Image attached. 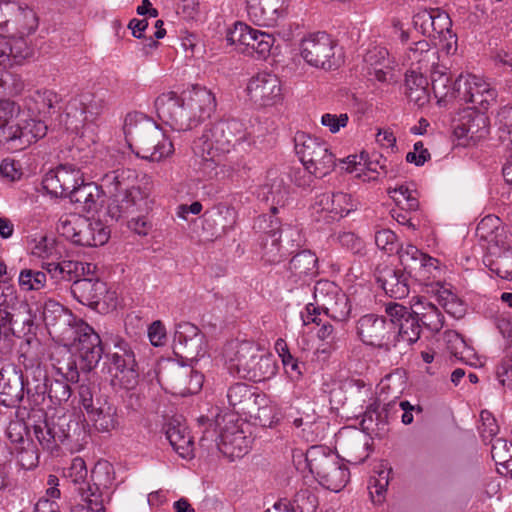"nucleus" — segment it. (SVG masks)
Wrapping results in <instances>:
<instances>
[{
    "instance_id": "obj_1",
    "label": "nucleus",
    "mask_w": 512,
    "mask_h": 512,
    "mask_svg": "<svg viewBox=\"0 0 512 512\" xmlns=\"http://www.w3.org/2000/svg\"><path fill=\"white\" fill-rule=\"evenodd\" d=\"M245 138V126L236 119L221 120L206 128L192 146L195 156L201 159L203 173L210 178L225 175L223 157Z\"/></svg>"
},
{
    "instance_id": "obj_2",
    "label": "nucleus",
    "mask_w": 512,
    "mask_h": 512,
    "mask_svg": "<svg viewBox=\"0 0 512 512\" xmlns=\"http://www.w3.org/2000/svg\"><path fill=\"white\" fill-rule=\"evenodd\" d=\"M123 131L132 152L143 160L159 162L174 153L172 141L152 118L141 112L126 115Z\"/></svg>"
},
{
    "instance_id": "obj_3",
    "label": "nucleus",
    "mask_w": 512,
    "mask_h": 512,
    "mask_svg": "<svg viewBox=\"0 0 512 512\" xmlns=\"http://www.w3.org/2000/svg\"><path fill=\"white\" fill-rule=\"evenodd\" d=\"M231 373L253 382L272 378L277 372L274 356L250 341H231L224 349Z\"/></svg>"
},
{
    "instance_id": "obj_4",
    "label": "nucleus",
    "mask_w": 512,
    "mask_h": 512,
    "mask_svg": "<svg viewBox=\"0 0 512 512\" xmlns=\"http://www.w3.org/2000/svg\"><path fill=\"white\" fill-rule=\"evenodd\" d=\"M305 460L309 471L323 487L339 492L349 482L348 468L327 447L311 446L305 454Z\"/></svg>"
},
{
    "instance_id": "obj_5",
    "label": "nucleus",
    "mask_w": 512,
    "mask_h": 512,
    "mask_svg": "<svg viewBox=\"0 0 512 512\" xmlns=\"http://www.w3.org/2000/svg\"><path fill=\"white\" fill-rule=\"evenodd\" d=\"M294 142L302 165H306L315 177L321 178L333 171L336 157L326 142L304 132L297 133Z\"/></svg>"
},
{
    "instance_id": "obj_6",
    "label": "nucleus",
    "mask_w": 512,
    "mask_h": 512,
    "mask_svg": "<svg viewBox=\"0 0 512 512\" xmlns=\"http://www.w3.org/2000/svg\"><path fill=\"white\" fill-rule=\"evenodd\" d=\"M112 347H109L106 358L109 362V371L112 373L113 384H119L125 389H131L137 384L139 376L138 364L134 350L124 339H113Z\"/></svg>"
},
{
    "instance_id": "obj_7",
    "label": "nucleus",
    "mask_w": 512,
    "mask_h": 512,
    "mask_svg": "<svg viewBox=\"0 0 512 512\" xmlns=\"http://www.w3.org/2000/svg\"><path fill=\"white\" fill-rule=\"evenodd\" d=\"M56 230L61 236L80 246L96 247L103 245L108 239L107 232L99 223H90L75 214L62 215Z\"/></svg>"
},
{
    "instance_id": "obj_8",
    "label": "nucleus",
    "mask_w": 512,
    "mask_h": 512,
    "mask_svg": "<svg viewBox=\"0 0 512 512\" xmlns=\"http://www.w3.org/2000/svg\"><path fill=\"white\" fill-rule=\"evenodd\" d=\"M255 227L261 233L259 237V245L261 248V257L268 264H276L282 261L289 250L282 246L281 235L293 237L298 235V231L294 228L281 229L277 220H273L272 216L263 215L258 218Z\"/></svg>"
},
{
    "instance_id": "obj_9",
    "label": "nucleus",
    "mask_w": 512,
    "mask_h": 512,
    "mask_svg": "<svg viewBox=\"0 0 512 512\" xmlns=\"http://www.w3.org/2000/svg\"><path fill=\"white\" fill-rule=\"evenodd\" d=\"M155 107L158 117L174 130L187 131L200 124L192 110L181 103V96L175 92L158 96Z\"/></svg>"
},
{
    "instance_id": "obj_10",
    "label": "nucleus",
    "mask_w": 512,
    "mask_h": 512,
    "mask_svg": "<svg viewBox=\"0 0 512 512\" xmlns=\"http://www.w3.org/2000/svg\"><path fill=\"white\" fill-rule=\"evenodd\" d=\"M76 422L70 415H53L34 425V435L43 450L59 455L61 445L70 438V431Z\"/></svg>"
},
{
    "instance_id": "obj_11",
    "label": "nucleus",
    "mask_w": 512,
    "mask_h": 512,
    "mask_svg": "<svg viewBox=\"0 0 512 512\" xmlns=\"http://www.w3.org/2000/svg\"><path fill=\"white\" fill-rule=\"evenodd\" d=\"M313 297L318 307L335 321H346L351 313L348 296L334 282L320 280L313 289Z\"/></svg>"
},
{
    "instance_id": "obj_12",
    "label": "nucleus",
    "mask_w": 512,
    "mask_h": 512,
    "mask_svg": "<svg viewBox=\"0 0 512 512\" xmlns=\"http://www.w3.org/2000/svg\"><path fill=\"white\" fill-rule=\"evenodd\" d=\"M356 332L366 345L383 348L387 351L395 347L393 323H391L390 317L386 319L376 314L363 315L357 321Z\"/></svg>"
},
{
    "instance_id": "obj_13",
    "label": "nucleus",
    "mask_w": 512,
    "mask_h": 512,
    "mask_svg": "<svg viewBox=\"0 0 512 512\" xmlns=\"http://www.w3.org/2000/svg\"><path fill=\"white\" fill-rule=\"evenodd\" d=\"M148 196V192L139 186L110 195L107 213L116 221L134 214L146 213L150 208Z\"/></svg>"
},
{
    "instance_id": "obj_14",
    "label": "nucleus",
    "mask_w": 512,
    "mask_h": 512,
    "mask_svg": "<svg viewBox=\"0 0 512 512\" xmlns=\"http://www.w3.org/2000/svg\"><path fill=\"white\" fill-rule=\"evenodd\" d=\"M47 126L41 120L19 118L16 123L1 130L0 142L10 144L15 150H22L46 135Z\"/></svg>"
},
{
    "instance_id": "obj_15",
    "label": "nucleus",
    "mask_w": 512,
    "mask_h": 512,
    "mask_svg": "<svg viewBox=\"0 0 512 512\" xmlns=\"http://www.w3.org/2000/svg\"><path fill=\"white\" fill-rule=\"evenodd\" d=\"M385 311L391 318V323H393L395 347L400 342L411 345L419 339L421 325L414 310L410 311L408 307L396 302H391L386 305Z\"/></svg>"
},
{
    "instance_id": "obj_16",
    "label": "nucleus",
    "mask_w": 512,
    "mask_h": 512,
    "mask_svg": "<svg viewBox=\"0 0 512 512\" xmlns=\"http://www.w3.org/2000/svg\"><path fill=\"white\" fill-rule=\"evenodd\" d=\"M249 99L259 107L274 106L282 100L281 81L276 74L262 71L252 76L246 87Z\"/></svg>"
},
{
    "instance_id": "obj_17",
    "label": "nucleus",
    "mask_w": 512,
    "mask_h": 512,
    "mask_svg": "<svg viewBox=\"0 0 512 512\" xmlns=\"http://www.w3.org/2000/svg\"><path fill=\"white\" fill-rule=\"evenodd\" d=\"M358 207L357 200L351 195L343 192H324L316 196L312 206L316 220L331 222L338 220Z\"/></svg>"
},
{
    "instance_id": "obj_18",
    "label": "nucleus",
    "mask_w": 512,
    "mask_h": 512,
    "mask_svg": "<svg viewBox=\"0 0 512 512\" xmlns=\"http://www.w3.org/2000/svg\"><path fill=\"white\" fill-rule=\"evenodd\" d=\"M83 173L74 164H60L46 173L43 178V188L52 196L69 197L82 184Z\"/></svg>"
},
{
    "instance_id": "obj_19",
    "label": "nucleus",
    "mask_w": 512,
    "mask_h": 512,
    "mask_svg": "<svg viewBox=\"0 0 512 512\" xmlns=\"http://www.w3.org/2000/svg\"><path fill=\"white\" fill-rule=\"evenodd\" d=\"M87 467L84 459L75 457L70 465L63 470V476L72 483L79 485L78 492L82 501L86 503L90 512H105L101 495L98 493L97 487H92L86 483Z\"/></svg>"
},
{
    "instance_id": "obj_20",
    "label": "nucleus",
    "mask_w": 512,
    "mask_h": 512,
    "mask_svg": "<svg viewBox=\"0 0 512 512\" xmlns=\"http://www.w3.org/2000/svg\"><path fill=\"white\" fill-rule=\"evenodd\" d=\"M496 98V89L484 79L475 75L464 77L458 99L470 103L472 110L484 112L496 102Z\"/></svg>"
},
{
    "instance_id": "obj_21",
    "label": "nucleus",
    "mask_w": 512,
    "mask_h": 512,
    "mask_svg": "<svg viewBox=\"0 0 512 512\" xmlns=\"http://www.w3.org/2000/svg\"><path fill=\"white\" fill-rule=\"evenodd\" d=\"M74 347L85 370L96 367L104 353L100 336L86 323L77 328Z\"/></svg>"
},
{
    "instance_id": "obj_22",
    "label": "nucleus",
    "mask_w": 512,
    "mask_h": 512,
    "mask_svg": "<svg viewBox=\"0 0 512 512\" xmlns=\"http://www.w3.org/2000/svg\"><path fill=\"white\" fill-rule=\"evenodd\" d=\"M159 378L170 385L172 389H178L182 395L197 393L203 382L202 374L176 363H168L161 367Z\"/></svg>"
},
{
    "instance_id": "obj_23",
    "label": "nucleus",
    "mask_w": 512,
    "mask_h": 512,
    "mask_svg": "<svg viewBox=\"0 0 512 512\" xmlns=\"http://www.w3.org/2000/svg\"><path fill=\"white\" fill-rule=\"evenodd\" d=\"M227 400L229 407L237 414L252 415L257 410L256 417L260 418L261 413H265L267 407H259L260 401H264V396L257 392V389L245 384L235 383L227 391Z\"/></svg>"
},
{
    "instance_id": "obj_24",
    "label": "nucleus",
    "mask_w": 512,
    "mask_h": 512,
    "mask_svg": "<svg viewBox=\"0 0 512 512\" xmlns=\"http://www.w3.org/2000/svg\"><path fill=\"white\" fill-rule=\"evenodd\" d=\"M333 41L329 34H308L301 42V55L307 63L322 69H330Z\"/></svg>"
},
{
    "instance_id": "obj_25",
    "label": "nucleus",
    "mask_w": 512,
    "mask_h": 512,
    "mask_svg": "<svg viewBox=\"0 0 512 512\" xmlns=\"http://www.w3.org/2000/svg\"><path fill=\"white\" fill-rule=\"evenodd\" d=\"M179 95L181 103L192 110L199 123L208 119L216 108L214 94L204 86L194 84Z\"/></svg>"
},
{
    "instance_id": "obj_26",
    "label": "nucleus",
    "mask_w": 512,
    "mask_h": 512,
    "mask_svg": "<svg viewBox=\"0 0 512 512\" xmlns=\"http://www.w3.org/2000/svg\"><path fill=\"white\" fill-rule=\"evenodd\" d=\"M375 277L385 293L394 299H402L410 292L406 273L388 265H380L375 271Z\"/></svg>"
},
{
    "instance_id": "obj_27",
    "label": "nucleus",
    "mask_w": 512,
    "mask_h": 512,
    "mask_svg": "<svg viewBox=\"0 0 512 512\" xmlns=\"http://www.w3.org/2000/svg\"><path fill=\"white\" fill-rule=\"evenodd\" d=\"M23 374L15 368L0 371V404L5 407L17 406L24 397Z\"/></svg>"
},
{
    "instance_id": "obj_28",
    "label": "nucleus",
    "mask_w": 512,
    "mask_h": 512,
    "mask_svg": "<svg viewBox=\"0 0 512 512\" xmlns=\"http://www.w3.org/2000/svg\"><path fill=\"white\" fill-rule=\"evenodd\" d=\"M173 342L176 349L182 350L192 358L204 353V335L190 322L176 325Z\"/></svg>"
},
{
    "instance_id": "obj_29",
    "label": "nucleus",
    "mask_w": 512,
    "mask_h": 512,
    "mask_svg": "<svg viewBox=\"0 0 512 512\" xmlns=\"http://www.w3.org/2000/svg\"><path fill=\"white\" fill-rule=\"evenodd\" d=\"M107 292L106 283L98 278L81 277L70 286V293L79 303L95 308Z\"/></svg>"
},
{
    "instance_id": "obj_30",
    "label": "nucleus",
    "mask_w": 512,
    "mask_h": 512,
    "mask_svg": "<svg viewBox=\"0 0 512 512\" xmlns=\"http://www.w3.org/2000/svg\"><path fill=\"white\" fill-rule=\"evenodd\" d=\"M285 0H247L248 15L259 27H273Z\"/></svg>"
},
{
    "instance_id": "obj_31",
    "label": "nucleus",
    "mask_w": 512,
    "mask_h": 512,
    "mask_svg": "<svg viewBox=\"0 0 512 512\" xmlns=\"http://www.w3.org/2000/svg\"><path fill=\"white\" fill-rule=\"evenodd\" d=\"M464 76L460 75L454 82L447 68L436 66L431 71V85L436 98L439 101L459 98Z\"/></svg>"
},
{
    "instance_id": "obj_32",
    "label": "nucleus",
    "mask_w": 512,
    "mask_h": 512,
    "mask_svg": "<svg viewBox=\"0 0 512 512\" xmlns=\"http://www.w3.org/2000/svg\"><path fill=\"white\" fill-rule=\"evenodd\" d=\"M166 437L170 445L178 455L184 459L194 457V442L185 424L176 420L167 425Z\"/></svg>"
},
{
    "instance_id": "obj_33",
    "label": "nucleus",
    "mask_w": 512,
    "mask_h": 512,
    "mask_svg": "<svg viewBox=\"0 0 512 512\" xmlns=\"http://www.w3.org/2000/svg\"><path fill=\"white\" fill-rule=\"evenodd\" d=\"M455 131L458 137L471 140L484 138L489 132L488 118L484 112L473 110L462 117Z\"/></svg>"
},
{
    "instance_id": "obj_34",
    "label": "nucleus",
    "mask_w": 512,
    "mask_h": 512,
    "mask_svg": "<svg viewBox=\"0 0 512 512\" xmlns=\"http://www.w3.org/2000/svg\"><path fill=\"white\" fill-rule=\"evenodd\" d=\"M102 193L100 186L93 182L85 183L83 179L82 184H79L68 198L72 203L78 204L81 211L93 213L100 207Z\"/></svg>"
},
{
    "instance_id": "obj_35",
    "label": "nucleus",
    "mask_w": 512,
    "mask_h": 512,
    "mask_svg": "<svg viewBox=\"0 0 512 512\" xmlns=\"http://www.w3.org/2000/svg\"><path fill=\"white\" fill-rule=\"evenodd\" d=\"M47 273L55 280H64L66 282L74 283L75 280L80 279L87 272L90 271V264L64 260L62 262H50L42 266Z\"/></svg>"
},
{
    "instance_id": "obj_36",
    "label": "nucleus",
    "mask_w": 512,
    "mask_h": 512,
    "mask_svg": "<svg viewBox=\"0 0 512 512\" xmlns=\"http://www.w3.org/2000/svg\"><path fill=\"white\" fill-rule=\"evenodd\" d=\"M46 371L40 366L26 369L25 391L34 405L41 404L46 397L49 384Z\"/></svg>"
},
{
    "instance_id": "obj_37",
    "label": "nucleus",
    "mask_w": 512,
    "mask_h": 512,
    "mask_svg": "<svg viewBox=\"0 0 512 512\" xmlns=\"http://www.w3.org/2000/svg\"><path fill=\"white\" fill-rule=\"evenodd\" d=\"M429 83L420 72L409 70L405 76V94L418 107H423L430 100Z\"/></svg>"
},
{
    "instance_id": "obj_38",
    "label": "nucleus",
    "mask_w": 512,
    "mask_h": 512,
    "mask_svg": "<svg viewBox=\"0 0 512 512\" xmlns=\"http://www.w3.org/2000/svg\"><path fill=\"white\" fill-rule=\"evenodd\" d=\"M18 302L12 286H5L0 291V328L5 336L16 335L14 324V307Z\"/></svg>"
},
{
    "instance_id": "obj_39",
    "label": "nucleus",
    "mask_w": 512,
    "mask_h": 512,
    "mask_svg": "<svg viewBox=\"0 0 512 512\" xmlns=\"http://www.w3.org/2000/svg\"><path fill=\"white\" fill-rule=\"evenodd\" d=\"M240 52L253 54L265 59L272 51L275 42L274 34H239Z\"/></svg>"
},
{
    "instance_id": "obj_40",
    "label": "nucleus",
    "mask_w": 512,
    "mask_h": 512,
    "mask_svg": "<svg viewBox=\"0 0 512 512\" xmlns=\"http://www.w3.org/2000/svg\"><path fill=\"white\" fill-rule=\"evenodd\" d=\"M87 414L98 431L108 432L117 425L116 407L106 398L96 397V406Z\"/></svg>"
},
{
    "instance_id": "obj_41",
    "label": "nucleus",
    "mask_w": 512,
    "mask_h": 512,
    "mask_svg": "<svg viewBox=\"0 0 512 512\" xmlns=\"http://www.w3.org/2000/svg\"><path fill=\"white\" fill-rule=\"evenodd\" d=\"M288 271L294 281L304 280L306 277L318 273V258L310 250H303L292 257L289 262Z\"/></svg>"
},
{
    "instance_id": "obj_42",
    "label": "nucleus",
    "mask_w": 512,
    "mask_h": 512,
    "mask_svg": "<svg viewBox=\"0 0 512 512\" xmlns=\"http://www.w3.org/2000/svg\"><path fill=\"white\" fill-rule=\"evenodd\" d=\"M134 179L135 172L133 170L118 168L105 173L100 178V187L109 195H114L129 190Z\"/></svg>"
},
{
    "instance_id": "obj_43",
    "label": "nucleus",
    "mask_w": 512,
    "mask_h": 512,
    "mask_svg": "<svg viewBox=\"0 0 512 512\" xmlns=\"http://www.w3.org/2000/svg\"><path fill=\"white\" fill-rule=\"evenodd\" d=\"M206 221L212 222L218 235L226 234L232 230L237 222L236 210L226 204L220 203L206 212Z\"/></svg>"
},
{
    "instance_id": "obj_44",
    "label": "nucleus",
    "mask_w": 512,
    "mask_h": 512,
    "mask_svg": "<svg viewBox=\"0 0 512 512\" xmlns=\"http://www.w3.org/2000/svg\"><path fill=\"white\" fill-rule=\"evenodd\" d=\"M220 449L233 457H241L246 454L249 449V440L244 432L238 429L233 431L224 430L220 433Z\"/></svg>"
},
{
    "instance_id": "obj_45",
    "label": "nucleus",
    "mask_w": 512,
    "mask_h": 512,
    "mask_svg": "<svg viewBox=\"0 0 512 512\" xmlns=\"http://www.w3.org/2000/svg\"><path fill=\"white\" fill-rule=\"evenodd\" d=\"M414 313L421 326H424L431 332H439L444 325V317L439 309L432 303H423L421 301L415 304Z\"/></svg>"
},
{
    "instance_id": "obj_46",
    "label": "nucleus",
    "mask_w": 512,
    "mask_h": 512,
    "mask_svg": "<svg viewBox=\"0 0 512 512\" xmlns=\"http://www.w3.org/2000/svg\"><path fill=\"white\" fill-rule=\"evenodd\" d=\"M419 262L410 277L421 284L428 285L440 275L439 261L427 254L425 259Z\"/></svg>"
},
{
    "instance_id": "obj_47",
    "label": "nucleus",
    "mask_w": 512,
    "mask_h": 512,
    "mask_svg": "<svg viewBox=\"0 0 512 512\" xmlns=\"http://www.w3.org/2000/svg\"><path fill=\"white\" fill-rule=\"evenodd\" d=\"M29 34H20L9 37L7 58L12 57L16 62L34 55V48L28 39Z\"/></svg>"
},
{
    "instance_id": "obj_48",
    "label": "nucleus",
    "mask_w": 512,
    "mask_h": 512,
    "mask_svg": "<svg viewBox=\"0 0 512 512\" xmlns=\"http://www.w3.org/2000/svg\"><path fill=\"white\" fill-rule=\"evenodd\" d=\"M267 184L268 195L267 200L271 198L272 204H283L285 197L287 195V189L284 185V181L282 178L278 176L276 170H270L267 174ZM278 208L274 205L271 206V212L276 214Z\"/></svg>"
},
{
    "instance_id": "obj_49",
    "label": "nucleus",
    "mask_w": 512,
    "mask_h": 512,
    "mask_svg": "<svg viewBox=\"0 0 512 512\" xmlns=\"http://www.w3.org/2000/svg\"><path fill=\"white\" fill-rule=\"evenodd\" d=\"M485 265L502 279L512 280V251L506 250L496 259L486 257Z\"/></svg>"
},
{
    "instance_id": "obj_50",
    "label": "nucleus",
    "mask_w": 512,
    "mask_h": 512,
    "mask_svg": "<svg viewBox=\"0 0 512 512\" xmlns=\"http://www.w3.org/2000/svg\"><path fill=\"white\" fill-rule=\"evenodd\" d=\"M80 105L81 114H90L93 117L99 116L107 107L108 101L105 91H99L94 94H83Z\"/></svg>"
},
{
    "instance_id": "obj_51",
    "label": "nucleus",
    "mask_w": 512,
    "mask_h": 512,
    "mask_svg": "<svg viewBox=\"0 0 512 512\" xmlns=\"http://www.w3.org/2000/svg\"><path fill=\"white\" fill-rule=\"evenodd\" d=\"M397 253L399 255L400 263L404 269L403 272L408 273L409 276H411L413 270H416L417 263H420L419 261H423L427 255L413 244L401 246L397 249Z\"/></svg>"
},
{
    "instance_id": "obj_52",
    "label": "nucleus",
    "mask_w": 512,
    "mask_h": 512,
    "mask_svg": "<svg viewBox=\"0 0 512 512\" xmlns=\"http://www.w3.org/2000/svg\"><path fill=\"white\" fill-rule=\"evenodd\" d=\"M437 301L448 314L455 318H461L465 314L463 302L457 295L447 289L438 291Z\"/></svg>"
},
{
    "instance_id": "obj_53",
    "label": "nucleus",
    "mask_w": 512,
    "mask_h": 512,
    "mask_svg": "<svg viewBox=\"0 0 512 512\" xmlns=\"http://www.w3.org/2000/svg\"><path fill=\"white\" fill-rule=\"evenodd\" d=\"M290 502L294 512H316L318 506L317 496L309 489L299 490Z\"/></svg>"
},
{
    "instance_id": "obj_54",
    "label": "nucleus",
    "mask_w": 512,
    "mask_h": 512,
    "mask_svg": "<svg viewBox=\"0 0 512 512\" xmlns=\"http://www.w3.org/2000/svg\"><path fill=\"white\" fill-rule=\"evenodd\" d=\"M388 194L399 206H401V209L416 211L419 207V201L416 196L404 185L396 188H389Z\"/></svg>"
},
{
    "instance_id": "obj_55",
    "label": "nucleus",
    "mask_w": 512,
    "mask_h": 512,
    "mask_svg": "<svg viewBox=\"0 0 512 512\" xmlns=\"http://www.w3.org/2000/svg\"><path fill=\"white\" fill-rule=\"evenodd\" d=\"M16 458L18 464L26 470H30L37 466L39 455L33 443L27 438L26 444L16 446Z\"/></svg>"
},
{
    "instance_id": "obj_56",
    "label": "nucleus",
    "mask_w": 512,
    "mask_h": 512,
    "mask_svg": "<svg viewBox=\"0 0 512 512\" xmlns=\"http://www.w3.org/2000/svg\"><path fill=\"white\" fill-rule=\"evenodd\" d=\"M47 276L45 272L24 269L19 275V285L26 291L40 290L45 286Z\"/></svg>"
},
{
    "instance_id": "obj_57",
    "label": "nucleus",
    "mask_w": 512,
    "mask_h": 512,
    "mask_svg": "<svg viewBox=\"0 0 512 512\" xmlns=\"http://www.w3.org/2000/svg\"><path fill=\"white\" fill-rule=\"evenodd\" d=\"M72 391L70 385L64 380H53L49 383L46 395L55 405H61L67 402L71 397Z\"/></svg>"
},
{
    "instance_id": "obj_58",
    "label": "nucleus",
    "mask_w": 512,
    "mask_h": 512,
    "mask_svg": "<svg viewBox=\"0 0 512 512\" xmlns=\"http://www.w3.org/2000/svg\"><path fill=\"white\" fill-rule=\"evenodd\" d=\"M175 9L177 16L186 23L197 21L200 15L199 0H178Z\"/></svg>"
},
{
    "instance_id": "obj_59",
    "label": "nucleus",
    "mask_w": 512,
    "mask_h": 512,
    "mask_svg": "<svg viewBox=\"0 0 512 512\" xmlns=\"http://www.w3.org/2000/svg\"><path fill=\"white\" fill-rule=\"evenodd\" d=\"M30 245L31 254L42 259L51 257L55 251L54 239L47 236L33 239Z\"/></svg>"
},
{
    "instance_id": "obj_60",
    "label": "nucleus",
    "mask_w": 512,
    "mask_h": 512,
    "mask_svg": "<svg viewBox=\"0 0 512 512\" xmlns=\"http://www.w3.org/2000/svg\"><path fill=\"white\" fill-rule=\"evenodd\" d=\"M34 100L37 104L41 105L39 110L43 113H50L59 104L60 96L52 90H41L35 93Z\"/></svg>"
},
{
    "instance_id": "obj_61",
    "label": "nucleus",
    "mask_w": 512,
    "mask_h": 512,
    "mask_svg": "<svg viewBox=\"0 0 512 512\" xmlns=\"http://www.w3.org/2000/svg\"><path fill=\"white\" fill-rule=\"evenodd\" d=\"M496 377L503 387L512 390V353L505 356L498 364Z\"/></svg>"
},
{
    "instance_id": "obj_62",
    "label": "nucleus",
    "mask_w": 512,
    "mask_h": 512,
    "mask_svg": "<svg viewBox=\"0 0 512 512\" xmlns=\"http://www.w3.org/2000/svg\"><path fill=\"white\" fill-rule=\"evenodd\" d=\"M289 177L296 186L307 188L311 186L315 175L306 165H303L302 167H292L289 172Z\"/></svg>"
},
{
    "instance_id": "obj_63",
    "label": "nucleus",
    "mask_w": 512,
    "mask_h": 512,
    "mask_svg": "<svg viewBox=\"0 0 512 512\" xmlns=\"http://www.w3.org/2000/svg\"><path fill=\"white\" fill-rule=\"evenodd\" d=\"M338 241L340 245L353 254H363L365 250V244L361 238H359L353 232H342L338 235Z\"/></svg>"
},
{
    "instance_id": "obj_64",
    "label": "nucleus",
    "mask_w": 512,
    "mask_h": 512,
    "mask_svg": "<svg viewBox=\"0 0 512 512\" xmlns=\"http://www.w3.org/2000/svg\"><path fill=\"white\" fill-rule=\"evenodd\" d=\"M349 121V116L346 113L331 114L325 113L321 117V124L329 129V131L333 134L340 131L341 128L347 126Z\"/></svg>"
}]
</instances>
